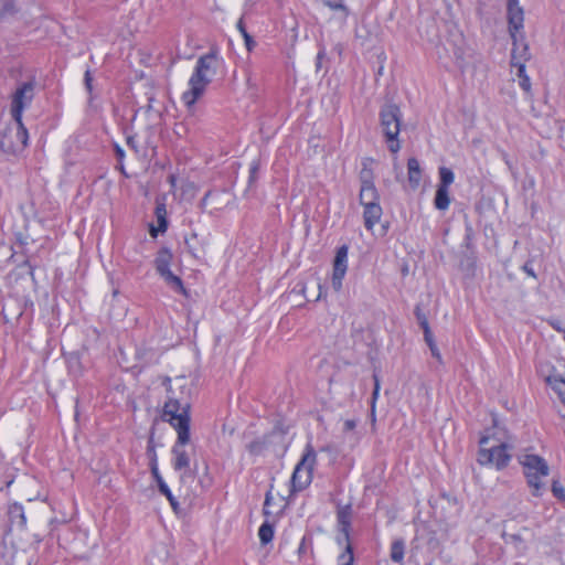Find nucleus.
I'll use <instances>...</instances> for the list:
<instances>
[{"instance_id": "obj_1", "label": "nucleus", "mask_w": 565, "mask_h": 565, "mask_svg": "<svg viewBox=\"0 0 565 565\" xmlns=\"http://www.w3.org/2000/svg\"><path fill=\"white\" fill-rule=\"evenodd\" d=\"M168 393L162 419L177 430L178 438L171 449L172 467L181 472L180 479L184 480L191 466L190 455L184 448L190 441V403L183 397L178 398L171 388H168Z\"/></svg>"}, {"instance_id": "obj_2", "label": "nucleus", "mask_w": 565, "mask_h": 565, "mask_svg": "<svg viewBox=\"0 0 565 565\" xmlns=\"http://www.w3.org/2000/svg\"><path fill=\"white\" fill-rule=\"evenodd\" d=\"M218 64L220 61L213 52L198 58L194 71L189 79V89L182 94V100L188 107L193 106L204 94L216 74Z\"/></svg>"}, {"instance_id": "obj_3", "label": "nucleus", "mask_w": 565, "mask_h": 565, "mask_svg": "<svg viewBox=\"0 0 565 565\" xmlns=\"http://www.w3.org/2000/svg\"><path fill=\"white\" fill-rule=\"evenodd\" d=\"M508 23L509 32L513 41V49L511 53V66L525 65L530 60L531 54L527 44L524 42L523 35L519 33L523 29L524 11L520 6V0H508Z\"/></svg>"}, {"instance_id": "obj_4", "label": "nucleus", "mask_w": 565, "mask_h": 565, "mask_svg": "<svg viewBox=\"0 0 565 565\" xmlns=\"http://www.w3.org/2000/svg\"><path fill=\"white\" fill-rule=\"evenodd\" d=\"M518 461L522 466L526 483L534 497H541L545 490V482L542 480L550 473L546 460L534 454H521Z\"/></svg>"}, {"instance_id": "obj_5", "label": "nucleus", "mask_w": 565, "mask_h": 565, "mask_svg": "<svg viewBox=\"0 0 565 565\" xmlns=\"http://www.w3.org/2000/svg\"><path fill=\"white\" fill-rule=\"evenodd\" d=\"M402 114L401 109L395 104H386L380 110V126L382 134L388 142V149L396 153L401 149L397 139L401 131Z\"/></svg>"}, {"instance_id": "obj_6", "label": "nucleus", "mask_w": 565, "mask_h": 565, "mask_svg": "<svg viewBox=\"0 0 565 565\" xmlns=\"http://www.w3.org/2000/svg\"><path fill=\"white\" fill-rule=\"evenodd\" d=\"M316 461L317 454L312 445L307 444L301 460L297 463L290 479L291 491H301L311 483Z\"/></svg>"}, {"instance_id": "obj_7", "label": "nucleus", "mask_w": 565, "mask_h": 565, "mask_svg": "<svg viewBox=\"0 0 565 565\" xmlns=\"http://www.w3.org/2000/svg\"><path fill=\"white\" fill-rule=\"evenodd\" d=\"M29 134L22 119L14 120V125L8 127L1 138L0 148L7 153H17L22 151L28 145Z\"/></svg>"}, {"instance_id": "obj_8", "label": "nucleus", "mask_w": 565, "mask_h": 565, "mask_svg": "<svg viewBox=\"0 0 565 565\" xmlns=\"http://www.w3.org/2000/svg\"><path fill=\"white\" fill-rule=\"evenodd\" d=\"M173 255L171 250L167 247H162L157 253L154 258V267L160 277L163 278L166 284L172 288L174 291L185 295V288L183 287V282L179 276H175L170 270V265L172 263Z\"/></svg>"}, {"instance_id": "obj_9", "label": "nucleus", "mask_w": 565, "mask_h": 565, "mask_svg": "<svg viewBox=\"0 0 565 565\" xmlns=\"http://www.w3.org/2000/svg\"><path fill=\"white\" fill-rule=\"evenodd\" d=\"M488 440V437H482L480 439L481 448L478 455V462L480 465H494L497 469L505 468L511 459V456L508 452V446L505 444H500L487 449L486 445Z\"/></svg>"}, {"instance_id": "obj_10", "label": "nucleus", "mask_w": 565, "mask_h": 565, "mask_svg": "<svg viewBox=\"0 0 565 565\" xmlns=\"http://www.w3.org/2000/svg\"><path fill=\"white\" fill-rule=\"evenodd\" d=\"M35 81L22 83L12 95L11 116L14 120L22 119L23 110L29 107L34 98Z\"/></svg>"}, {"instance_id": "obj_11", "label": "nucleus", "mask_w": 565, "mask_h": 565, "mask_svg": "<svg viewBox=\"0 0 565 565\" xmlns=\"http://www.w3.org/2000/svg\"><path fill=\"white\" fill-rule=\"evenodd\" d=\"M361 189H360V203L361 205L377 204L380 200L379 192L373 182V174L371 170L363 169L360 173Z\"/></svg>"}, {"instance_id": "obj_12", "label": "nucleus", "mask_w": 565, "mask_h": 565, "mask_svg": "<svg viewBox=\"0 0 565 565\" xmlns=\"http://www.w3.org/2000/svg\"><path fill=\"white\" fill-rule=\"evenodd\" d=\"M348 269V247L341 246L338 248L333 262L332 286L334 290L339 291L342 287V279Z\"/></svg>"}, {"instance_id": "obj_13", "label": "nucleus", "mask_w": 565, "mask_h": 565, "mask_svg": "<svg viewBox=\"0 0 565 565\" xmlns=\"http://www.w3.org/2000/svg\"><path fill=\"white\" fill-rule=\"evenodd\" d=\"M152 452H153V456H152V461H151V473H152L153 478L157 481V484H158L160 493L163 494L168 499V501L170 502V505L173 509V511L178 512V510H179V502L177 501V499L172 494L170 488L168 487V484L166 483V481L161 477V475L159 472V469H158V465H157L156 452L154 451H152Z\"/></svg>"}, {"instance_id": "obj_14", "label": "nucleus", "mask_w": 565, "mask_h": 565, "mask_svg": "<svg viewBox=\"0 0 565 565\" xmlns=\"http://www.w3.org/2000/svg\"><path fill=\"white\" fill-rule=\"evenodd\" d=\"M363 220L364 226L367 230H373L374 225L381 220L382 216V207L380 203L364 205Z\"/></svg>"}, {"instance_id": "obj_15", "label": "nucleus", "mask_w": 565, "mask_h": 565, "mask_svg": "<svg viewBox=\"0 0 565 565\" xmlns=\"http://www.w3.org/2000/svg\"><path fill=\"white\" fill-rule=\"evenodd\" d=\"M408 183L412 189H417L422 181V169L416 158H411L407 161Z\"/></svg>"}, {"instance_id": "obj_16", "label": "nucleus", "mask_w": 565, "mask_h": 565, "mask_svg": "<svg viewBox=\"0 0 565 565\" xmlns=\"http://www.w3.org/2000/svg\"><path fill=\"white\" fill-rule=\"evenodd\" d=\"M9 520L12 525L24 529L26 525V518L24 514L23 507L19 503H13L9 507Z\"/></svg>"}, {"instance_id": "obj_17", "label": "nucleus", "mask_w": 565, "mask_h": 565, "mask_svg": "<svg viewBox=\"0 0 565 565\" xmlns=\"http://www.w3.org/2000/svg\"><path fill=\"white\" fill-rule=\"evenodd\" d=\"M338 523L340 526V531L343 535L344 542H349V530H350V518L351 511L349 507L341 508L338 511Z\"/></svg>"}, {"instance_id": "obj_18", "label": "nucleus", "mask_w": 565, "mask_h": 565, "mask_svg": "<svg viewBox=\"0 0 565 565\" xmlns=\"http://www.w3.org/2000/svg\"><path fill=\"white\" fill-rule=\"evenodd\" d=\"M156 216H157V221H158V227H151L150 228V234L156 237L158 232H161V233H164L167 231V227H168V222H167V210H166V206L164 204H158L157 207H156Z\"/></svg>"}, {"instance_id": "obj_19", "label": "nucleus", "mask_w": 565, "mask_h": 565, "mask_svg": "<svg viewBox=\"0 0 565 565\" xmlns=\"http://www.w3.org/2000/svg\"><path fill=\"white\" fill-rule=\"evenodd\" d=\"M434 205L439 211L448 210L450 205L449 189L438 188L436 190Z\"/></svg>"}, {"instance_id": "obj_20", "label": "nucleus", "mask_w": 565, "mask_h": 565, "mask_svg": "<svg viewBox=\"0 0 565 565\" xmlns=\"http://www.w3.org/2000/svg\"><path fill=\"white\" fill-rule=\"evenodd\" d=\"M405 543L403 540H396L391 545V559L394 563L401 564L404 559Z\"/></svg>"}, {"instance_id": "obj_21", "label": "nucleus", "mask_w": 565, "mask_h": 565, "mask_svg": "<svg viewBox=\"0 0 565 565\" xmlns=\"http://www.w3.org/2000/svg\"><path fill=\"white\" fill-rule=\"evenodd\" d=\"M513 68H516V76L519 78L520 87L525 93H530L531 92V79L525 72V65L520 64L519 66H513Z\"/></svg>"}, {"instance_id": "obj_22", "label": "nucleus", "mask_w": 565, "mask_h": 565, "mask_svg": "<svg viewBox=\"0 0 565 565\" xmlns=\"http://www.w3.org/2000/svg\"><path fill=\"white\" fill-rule=\"evenodd\" d=\"M454 180H455V174L449 168H446V167L439 168V183L437 185L438 188L449 189V186L452 184Z\"/></svg>"}, {"instance_id": "obj_23", "label": "nucleus", "mask_w": 565, "mask_h": 565, "mask_svg": "<svg viewBox=\"0 0 565 565\" xmlns=\"http://www.w3.org/2000/svg\"><path fill=\"white\" fill-rule=\"evenodd\" d=\"M258 536L262 544H268L274 537V529L268 522L260 525L258 530Z\"/></svg>"}, {"instance_id": "obj_24", "label": "nucleus", "mask_w": 565, "mask_h": 565, "mask_svg": "<svg viewBox=\"0 0 565 565\" xmlns=\"http://www.w3.org/2000/svg\"><path fill=\"white\" fill-rule=\"evenodd\" d=\"M198 235L196 233H191L189 236L184 237V243L186 245L188 252L195 258L200 257V248L196 245Z\"/></svg>"}, {"instance_id": "obj_25", "label": "nucleus", "mask_w": 565, "mask_h": 565, "mask_svg": "<svg viewBox=\"0 0 565 565\" xmlns=\"http://www.w3.org/2000/svg\"><path fill=\"white\" fill-rule=\"evenodd\" d=\"M345 550L338 557V565H354L353 550L349 542H345Z\"/></svg>"}, {"instance_id": "obj_26", "label": "nucleus", "mask_w": 565, "mask_h": 565, "mask_svg": "<svg viewBox=\"0 0 565 565\" xmlns=\"http://www.w3.org/2000/svg\"><path fill=\"white\" fill-rule=\"evenodd\" d=\"M1 18L14 15L18 12V8L15 7L14 0H1Z\"/></svg>"}, {"instance_id": "obj_27", "label": "nucleus", "mask_w": 565, "mask_h": 565, "mask_svg": "<svg viewBox=\"0 0 565 565\" xmlns=\"http://www.w3.org/2000/svg\"><path fill=\"white\" fill-rule=\"evenodd\" d=\"M550 384L553 390L557 392L563 403L565 404V380L563 379H548Z\"/></svg>"}, {"instance_id": "obj_28", "label": "nucleus", "mask_w": 565, "mask_h": 565, "mask_svg": "<svg viewBox=\"0 0 565 565\" xmlns=\"http://www.w3.org/2000/svg\"><path fill=\"white\" fill-rule=\"evenodd\" d=\"M324 4L331 10L341 11L344 17H348L350 13L348 7L343 3V0H324Z\"/></svg>"}, {"instance_id": "obj_29", "label": "nucleus", "mask_w": 565, "mask_h": 565, "mask_svg": "<svg viewBox=\"0 0 565 565\" xmlns=\"http://www.w3.org/2000/svg\"><path fill=\"white\" fill-rule=\"evenodd\" d=\"M551 490L555 498L565 502V488L559 480H553Z\"/></svg>"}, {"instance_id": "obj_30", "label": "nucleus", "mask_w": 565, "mask_h": 565, "mask_svg": "<svg viewBox=\"0 0 565 565\" xmlns=\"http://www.w3.org/2000/svg\"><path fill=\"white\" fill-rule=\"evenodd\" d=\"M373 379H374V390H373V393H372V401H371V412H372V416H374V413H375V404H376V401L379 398V395H380V380H379V376L376 374L373 375Z\"/></svg>"}, {"instance_id": "obj_31", "label": "nucleus", "mask_w": 565, "mask_h": 565, "mask_svg": "<svg viewBox=\"0 0 565 565\" xmlns=\"http://www.w3.org/2000/svg\"><path fill=\"white\" fill-rule=\"evenodd\" d=\"M415 316H416V319L419 323V326L422 327V329H428L429 328V323H428V320H427V317L426 315L420 310L419 307H416L415 309Z\"/></svg>"}, {"instance_id": "obj_32", "label": "nucleus", "mask_w": 565, "mask_h": 565, "mask_svg": "<svg viewBox=\"0 0 565 565\" xmlns=\"http://www.w3.org/2000/svg\"><path fill=\"white\" fill-rule=\"evenodd\" d=\"M84 83H85V87H86L88 94L92 95L93 94V77L88 70L85 72Z\"/></svg>"}, {"instance_id": "obj_33", "label": "nucleus", "mask_w": 565, "mask_h": 565, "mask_svg": "<svg viewBox=\"0 0 565 565\" xmlns=\"http://www.w3.org/2000/svg\"><path fill=\"white\" fill-rule=\"evenodd\" d=\"M271 499H273L271 492L268 491L266 493V498H265V502H264V513L265 514H270L271 513V511L269 510V507L271 505Z\"/></svg>"}, {"instance_id": "obj_34", "label": "nucleus", "mask_w": 565, "mask_h": 565, "mask_svg": "<svg viewBox=\"0 0 565 565\" xmlns=\"http://www.w3.org/2000/svg\"><path fill=\"white\" fill-rule=\"evenodd\" d=\"M423 332H424L425 341L428 344V347H433V344H435V341H434L430 328L424 329Z\"/></svg>"}, {"instance_id": "obj_35", "label": "nucleus", "mask_w": 565, "mask_h": 565, "mask_svg": "<svg viewBox=\"0 0 565 565\" xmlns=\"http://www.w3.org/2000/svg\"><path fill=\"white\" fill-rule=\"evenodd\" d=\"M522 270L530 277H533V278H536V274L531 265L530 262L525 263L523 266H522Z\"/></svg>"}, {"instance_id": "obj_36", "label": "nucleus", "mask_w": 565, "mask_h": 565, "mask_svg": "<svg viewBox=\"0 0 565 565\" xmlns=\"http://www.w3.org/2000/svg\"><path fill=\"white\" fill-rule=\"evenodd\" d=\"M257 172H258V163L253 162L249 168V182H253L256 179Z\"/></svg>"}, {"instance_id": "obj_37", "label": "nucleus", "mask_w": 565, "mask_h": 565, "mask_svg": "<svg viewBox=\"0 0 565 565\" xmlns=\"http://www.w3.org/2000/svg\"><path fill=\"white\" fill-rule=\"evenodd\" d=\"M356 427V420L355 419H345L343 423V430L344 431H351Z\"/></svg>"}, {"instance_id": "obj_38", "label": "nucleus", "mask_w": 565, "mask_h": 565, "mask_svg": "<svg viewBox=\"0 0 565 565\" xmlns=\"http://www.w3.org/2000/svg\"><path fill=\"white\" fill-rule=\"evenodd\" d=\"M243 38H244L245 45H246L247 50L252 51L253 46L255 45L253 38L248 33L243 35Z\"/></svg>"}, {"instance_id": "obj_39", "label": "nucleus", "mask_w": 565, "mask_h": 565, "mask_svg": "<svg viewBox=\"0 0 565 565\" xmlns=\"http://www.w3.org/2000/svg\"><path fill=\"white\" fill-rule=\"evenodd\" d=\"M236 28H237V30L239 31V33L242 34V36L248 33V32L246 31V28H245V25H244V21H243V19H242V18L238 20V22H237V24H236Z\"/></svg>"}, {"instance_id": "obj_40", "label": "nucleus", "mask_w": 565, "mask_h": 565, "mask_svg": "<svg viewBox=\"0 0 565 565\" xmlns=\"http://www.w3.org/2000/svg\"><path fill=\"white\" fill-rule=\"evenodd\" d=\"M115 152H116V156L119 160H122L124 157H125V152H124V149L118 146V145H115Z\"/></svg>"}, {"instance_id": "obj_41", "label": "nucleus", "mask_w": 565, "mask_h": 565, "mask_svg": "<svg viewBox=\"0 0 565 565\" xmlns=\"http://www.w3.org/2000/svg\"><path fill=\"white\" fill-rule=\"evenodd\" d=\"M126 142H127V145H128L130 148H132L134 150H136V151H137V145H136V141H135V138H134V137H131V136L127 137Z\"/></svg>"}, {"instance_id": "obj_42", "label": "nucleus", "mask_w": 565, "mask_h": 565, "mask_svg": "<svg viewBox=\"0 0 565 565\" xmlns=\"http://www.w3.org/2000/svg\"><path fill=\"white\" fill-rule=\"evenodd\" d=\"M429 349H430V351H431L433 356H435V358H437V359H440V353H439V351H438V349H437L436 343H435V344H433V347H429Z\"/></svg>"}, {"instance_id": "obj_43", "label": "nucleus", "mask_w": 565, "mask_h": 565, "mask_svg": "<svg viewBox=\"0 0 565 565\" xmlns=\"http://www.w3.org/2000/svg\"><path fill=\"white\" fill-rule=\"evenodd\" d=\"M305 552H306V537H302V540L300 542V545H299V548H298V553L302 554Z\"/></svg>"}, {"instance_id": "obj_44", "label": "nucleus", "mask_w": 565, "mask_h": 565, "mask_svg": "<svg viewBox=\"0 0 565 565\" xmlns=\"http://www.w3.org/2000/svg\"><path fill=\"white\" fill-rule=\"evenodd\" d=\"M552 326H553V328H554V329H556V330H558V331H561V330H562V329H561V327H559V324H557V323H552Z\"/></svg>"}, {"instance_id": "obj_45", "label": "nucleus", "mask_w": 565, "mask_h": 565, "mask_svg": "<svg viewBox=\"0 0 565 565\" xmlns=\"http://www.w3.org/2000/svg\"><path fill=\"white\" fill-rule=\"evenodd\" d=\"M249 450H250V451H254V445H253V444H252V445H249Z\"/></svg>"}]
</instances>
